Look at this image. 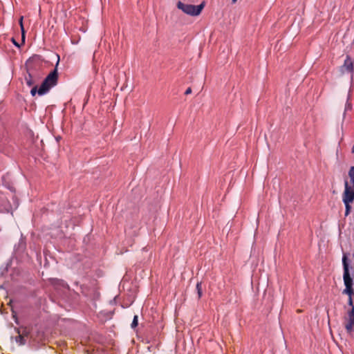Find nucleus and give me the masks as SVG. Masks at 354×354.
I'll use <instances>...</instances> for the list:
<instances>
[{"label": "nucleus", "instance_id": "nucleus-11", "mask_svg": "<svg viewBox=\"0 0 354 354\" xmlns=\"http://www.w3.org/2000/svg\"><path fill=\"white\" fill-rule=\"evenodd\" d=\"M38 93V90H37V86H34L32 88L31 91H30V93L32 96H35V94Z\"/></svg>", "mask_w": 354, "mask_h": 354}, {"label": "nucleus", "instance_id": "nucleus-1", "mask_svg": "<svg viewBox=\"0 0 354 354\" xmlns=\"http://www.w3.org/2000/svg\"><path fill=\"white\" fill-rule=\"evenodd\" d=\"M351 184L347 180L344 181V190L342 194V201L345 205V216H347L351 210V203L354 201V166L348 171Z\"/></svg>", "mask_w": 354, "mask_h": 354}, {"label": "nucleus", "instance_id": "nucleus-6", "mask_svg": "<svg viewBox=\"0 0 354 354\" xmlns=\"http://www.w3.org/2000/svg\"><path fill=\"white\" fill-rule=\"evenodd\" d=\"M349 100H350V95L348 94L347 100H346V102L345 104L344 117L345 116V113L346 111H351L352 109V104L349 102Z\"/></svg>", "mask_w": 354, "mask_h": 354}, {"label": "nucleus", "instance_id": "nucleus-7", "mask_svg": "<svg viewBox=\"0 0 354 354\" xmlns=\"http://www.w3.org/2000/svg\"><path fill=\"white\" fill-rule=\"evenodd\" d=\"M25 81L28 86H32L34 84V82L30 74H28L27 76L25 77Z\"/></svg>", "mask_w": 354, "mask_h": 354}, {"label": "nucleus", "instance_id": "nucleus-5", "mask_svg": "<svg viewBox=\"0 0 354 354\" xmlns=\"http://www.w3.org/2000/svg\"><path fill=\"white\" fill-rule=\"evenodd\" d=\"M343 72H347L351 74L353 72V63L350 57L347 56L344 60V65L342 67Z\"/></svg>", "mask_w": 354, "mask_h": 354}, {"label": "nucleus", "instance_id": "nucleus-13", "mask_svg": "<svg viewBox=\"0 0 354 354\" xmlns=\"http://www.w3.org/2000/svg\"><path fill=\"white\" fill-rule=\"evenodd\" d=\"M22 20H23V17H21V19H20V24H21V28L23 29Z\"/></svg>", "mask_w": 354, "mask_h": 354}, {"label": "nucleus", "instance_id": "nucleus-8", "mask_svg": "<svg viewBox=\"0 0 354 354\" xmlns=\"http://www.w3.org/2000/svg\"><path fill=\"white\" fill-rule=\"evenodd\" d=\"M15 341L19 345H24V344H25V342H26L24 340V338L21 335H19L15 337Z\"/></svg>", "mask_w": 354, "mask_h": 354}, {"label": "nucleus", "instance_id": "nucleus-10", "mask_svg": "<svg viewBox=\"0 0 354 354\" xmlns=\"http://www.w3.org/2000/svg\"><path fill=\"white\" fill-rule=\"evenodd\" d=\"M196 289H197L198 297H201L202 296L201 283H197Z\"/></svg>", "mask_w": 354, "mask_h": 354}, {"label": "nucleus", "instance_id": "nucleus-2", "mask_svg": "<svg viewBox=\"0 0 354 354\" xmlns=\"http://www.w3.org/2000/svg\"><path fill=\"white\" fill-rule=\"evenodd\" d=\"M58 74L57 70L55 68L48 76L45 78L39 88L38 89V94L42 95L46 93L49 89L55 86L57 82Z\"/></svg>", "mask_w": 354, "mask_h": 354}, {"label": "nucleus", "instance_id": "nucleus-3", "mask_svg": "<svg viewBox=\"0 0 354 354\" xmlns=\"http://www.w3.org/2000/svg\"><path fill=\"white\" fill-rule=\"evenodd\" d=\"M176 6L179 10H181L187 15L190 16H198L205 6V3L203 2L200 5L194 6L192 4H185L179 1Z\"/></svg>", "mask_w": 354, "mask_h": 354}, {"label": "nucleus", "instance_id": "nucleus-12", "mask_svg": "<svg viewBox=\"0 0 354 354\" xmlns=\"http://www.w3.org/2000/svg\"><path fill=\"white\" fill-rule=\"evenodd\" d=\"M191 93H192V89H191V88H188L185 91V95H188V94H190Z\"/></svg>", "mask_w": 354, "mask_h": 354}, {"label": "nucleus", "instance_id": "nucleus-15", "mask_svg": "<svg viewBox=\"0 0 354 354\" xmlns=\"http://www.w3.org/2000/svg\"><path fill=\"white\" fill-rule=\"evenodd\" d=\"M237 0H232V3H236Z\"/></svg>", "mask_w": 354, "mask_h": 354}, {"label": "nucleus", "instance_id": "nucleus-14", "mask_svg": "<svg viewBox=\"0 0 354 354\" xmlns=\"http://www.w3.org/2000/svg\"><path fill=\"white\" fill-rule=\"evenodd\" d=\"M351 153H354V145L353 146V147L351 149Z\"/></svg>", "mask_w": 354, "mask_h": 354}, {"label": "nucleus", "instance_id": "nucleus-4", "mask_svg": "<svg viewBox=\"0 0 354 354\" xmlns=\"http://www.w3.org/2000/svg\"><path fill=\"white\" fill-rule=\"evenodd\" d=\"M344 328L348 333L354 332V308L353 310H346L344 318Z\"/></svg>", "mask_w": 354, "mask_h": 354}, {"label": "nucleus", "instance_id": "nucleus-9", "mask_svg": "<svg viewBox=\"0 0 354 354\" xmlns=\"http://www.w3.org/2000/svg\"><path fill=\"white\" fill-rule=\"evenodd\" d=\"M138 324V318L137 315H135L131 323V328H135Z\"/></svg>", "mask_w": 354, "mask_h": 354}]
</instances>
